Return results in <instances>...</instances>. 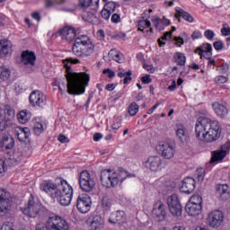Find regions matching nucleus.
<instances>
[{
    "mask_svg": "<svg viewBox=\"0 0 230 230\" xmlns=\"http://www.w3.org/2000/svg\"><path fill=\"white\" fill-rule=\"evenodd\" d=\"M176 145L173 140H165L159 142L156 146L157 152L164 159H173L176 152Z\"/></svg>",
    "mask_w": 230,
    "mask_h": 230,
    "instance_id": "nucleus-7",
    "label": "nucleus"
},
{
    "mask_svg": "<svg viewBox=\"0 0 230 230\" xmlns=\"http://www.w3.org/2000/svg\"><path fill=\"white\" fill-rule=\"evenodd\" d=\"M30 103L32 107H46V95L40 91H33L30 95Z\"/></svg>",
    "mask_w": 230,
    "mask_h": 230,
    "instance_id": "nucleus-15",
    "label": "nucleus"
},
{
    "mask_svg": "<svg viewBox=\"0 0 230 230\" xmlns=\"http://www.w3.org/2000/svg\"><path fill=\"white\" fill-rule=\"evenodd\" d=\"M201 37H202V32L199 31H195L191 34V39H193V40H196L197 39H200Z\"/></svg>",
    "mask_w": 230,
    "mask_h": 230,
    "instance_id": "nucleus-61",
    "label": "nucleus"
},
{
    "mask_svg": "<svg viewBox=\"0 0 230 230\" xmlns=\"http://www.w3.org/2000/svg\"><path fill=\"white\" fill-rule=\"evenodd\" d=\"M207 224L212 229H217L224 224V212L222 210H212L207 217Z\"/></svg>",
    "mask_w": 230,
    "mask_h": 230,
    "instance_id": "nucleus-11",
    "label": "nucleus"
},
{
    "mask_svg": "<svg viewBox=\"0 0 230 230\" xmlns=\"http://www.w3.org/2000/svg\"><path fill=\"white\" fill-rule=\"evenodd\" d=\"M179 17H182L187 22H195V18L182 9L176 10L175 18L179 19Z\"/></svg>",
    "mask_w": 230,
    "mask_h": 230,
    "instance_id": "nucleus-33",
    "label": "nucleus"
},
{
    "mask_svg": "<svg viewBox=\"0 0 230 230\" xmlns=\"http://www.w3.org/2000/svg\"><path fill=\"white\" fill-rule=\"evenodd\" d=\"M41 191H44L53 200H58L61 206H69L73 199V187L67 181L58 178L55 182L45 181L40 185Z\"/></svg>",
    "mask_w": 230,
    "mask_h": 230,
    "instance_id": "nucleus-2",
    "label": "nucleus"
},
{
    "mask_svg": "<svg viewBox=\"0 0 230 230\" xmlns=\"http://www.w3.org/2000/svg\"><path fill=\"white\" fill-rule=\"evenodd\" d=\"M216 84H226L227 82V77L224 75H218L215 78Z\"/></svg>",
    "mask_w": 230,
    "mask_h": 230,
    "instance_id": "nucleus-56",
    "label": "nucleus"
},
{
    "mask_svg": "<svg viewBox=\"0 0 230 230\" xmlns=\"http://www.w3.org/2000/svg\"><path fill=\"white\" fill-rule=\"evenodd\" d=\"M58 141L60 143H69V138H67L65 135H59Z\"/></svg>",
    "mask_w": 230,
    "mask_h": 230,
    "instance_id": "nucleus-64",
    "label": "nucleus"
},
{
    "mask_svg": "<svg viewBox=\"0 0 230 230\" xmlns=\"http://www.w3.org/2000/svg\"><path fill=\"white\" fill-rule=\"evenodd\" d=\"M168 39H172V31H167L164 33V36H162L161 39L158 40V43H159V47L163 48V46H164V42H163V40H168Z\"/></svg>",
    "mask_w": 230,
    "mask_h": 230,
    "instance_id": "nucleus-45",
    "label": "nucleus"
},
{
    "mask_svg": "<svg viewBox=\"0 0 230 230\" xmlns=\"http://www.w3.org/2000/svg\"><path fill=\"white\" fill-rule=\"evenodd\" d=\"M17 137L19 141H26L30 137V128H19Z\"/></svg>",
    "mask_w": 230,
    "mask_h": 230,
    "instance_id": "nucleus-35",
    "label": "nucleus"
},
{
    "mask_svg": "<svg viewBox=\"0 0 230 230\" xmlns=\"http://www.w3.org/2000/svg\"><path fill=\"white\" fill-rule=\"evenodd\" d=\"M36 60L37 56H35V52L25 50L22 53V64L24 66H35Z\"/></svg>",
    "mask_w": 230,
    "mask_h": 230,
    "instance_id": "nucleus-20",
    "label": "nucleus"
},
{
    "mask_svg": "<svg viewBox=\"0 0 230 230\" xmlns=\"http://www.w3.org/2000/svg\"><path fill=\"white\" fill-rule=\"evenodd\" d=\"M93 201L87 194H81L77 198L76 208L80 213H89Z\"/></svg>",
    "mask_w": 230,
    "mask_h": 230,
    "instance_id": "nucleus-14",
    "label": "nucleus"
},
{
    "mask_svg": "<svg viewBox=\"0 0 230 230\" xmlns=\"http://www.w3.org/2000/svg\"><path fill=\"white\" fill-rule=\"evenodd\" d=\"M15 145V140L12 137L4 136L0 141V146L3 150H12Z\"/></svg>",
    "mask_w": 230,
    "mask_h": 230,
    "instance_id": "nucleus-25",
    "label": "nucleus"
},
{
    "mask_svg": "<svg viewBox=\"0 0 230 230\" xmlns=\"http://www.w3.org/2000/svg\"><path fill=\"white\" fill-rule=\"evenodd\" d=\"M111 11L107 10L105 7L101 12V15L102 19H105V21H109V19H111Z\"/></svg>",
    "mask_w": 230,
    "mask_h": 230,
    "instance_id": "nucleus-51",
    "label": "nucleus"
},
{
    "mask_svg": "<svg viewBox=\"0 0 230 230\" xmlns=\"http://www.w3.org/2000/svg\"><path fill=\"white\" fill-rule=\"evenodd\" d=\"M185 211L190 217H199L202 213V207L187 203L185 206Z\"/></svg>",
    "mask_w": 230,
    "mask_h": 230,
    "instance_id": "nucleus-26",
    "label": "nucleus"
},
{
    "mask_svg": "<svg viewBox=\"0 0 230 230\" xmlns=\"http://www.w3.org/2000/svg\"><path fill=\"white\" fill-rule=\"evenodd\" d=\"M174 60L178 66H184L186 64V56L181 52H176L174 55Z\"/></svg>",
    "mask_w": 230,
    "mask_h": 230,
    "instance_id": "nucleus-41",
    "label": "nucleus"
},
{
    "mask_svg": "<svg viewBox=\"0 0 230 230\" xmlns=\"http://www.w3.org/2000/svg\"><path fill=\"white\" fill-rule=\"evenodd\" d=\"M167 205L170 213L173 217H181L182 215V206L181 201H179V196L177 194H172L167 198Z\"/></svg>",
    "mask_w": 230,
    "mask_h": 230,
    "instance_id": "nucleus-12",
    "label": "nucleus"
},
{
    "mask_svg": "<svg viewBox=\"0 0 230 230\" xmlns=\"http://www.w3.org/2000/svg\"><path fill=\"white\" fill-rule=\"evenodd\" d=\"M160 26H164V30L165 26H170V20L166 18L160 19Z\"/></svg>",
    "mask_w": 230,
    "mask_h": 230,
    "instance_id": "nucleus-62",
    "label": "nucleus"
},
{
    "mask_svg": "<svg viewBox=\"0 0 230 230\" xmlns=\"http://www.w3.org/2000/svg\"><path fill=\"white\" fill-rule=\"evenodd\" d=\"M1 230H14L13 224L10 222H5L3 224Z\"/></svg>",
    "mask_w": 230,
    "mask_h": 230,
    "instance_id": "nucleus-55",
    "label": "nucleus"
},
{
    "mask_svg": "<svg viewBox=\"0 0 230 230\" xmlns=\"http://www.w3.org/2000/svg\"><path fill=\"white\" fill-rule=\"evenodd\" d=\"M176 137L181 143H188V140L190 139V135L188 134V131H186V128H184V126L182 125L177 126Z\"/></svg>",
    "mask_w": 230,
    "mask_h": 230,
    "instance_id": "nucleus-24",
    "label": "nucleus"
},
{
    "mask_svg": "<svg viewBox=\"0 0 230 230\" xmlns=\"http://www.w3.org/2000/svg\"><path fill=\"white\" fill-rule=\"evenodd\" d=\"M64 67L66 69V78H58V86L61 94L66 89L68 94L78 95L85 93V87L89 85L91 77L85 72L75 73L71 69L72 64H80V59L68 58L63 60Z\"/></svg>",
    "mask_w": 230,
    "mask_h": 230,
    "instance_id": "nucleus-1",
    "label": "nucleus"
},
{
    "mask_svg": "<svg viewBox=\"0 0 230 230\" xmlns=\"http://www.w3.org/2000/svg\"><path fill=\"white\" fill-rule=\"evenodd\" d=\"M144 166L150 172H161L164 168L163 158L159 155H151L144 162Z\"/></svg>",
    "mask_w": 230,
    "mask_h": 230,
    "instance_id": "nucleus-13",
    "label": "nucleus"
},
{
    "mask_svg": "<svg viewBox=\"0 0 230 230\" xmlns=\"http://www.w3.org/2000/svg\"><path fill=\"white\" fill-rule=\"evenodd\" d=\"M118 76L119 78H124L123 84H127L128 82H132V71L128 70V72L125 69L119 67L118 69Z\"/></svg>",
    "mask_w": 230,
    "mask_h": 230,
    "instance_id": "nucleus-30",
    "label": "nucleus"
},
{
    "mask_svg": "<svg viewBox=\"0 0 230 230\" xmlns=\"http://www.w3.org/2000/svg\"><path fill=\"white\" fill-rule=\"evenodd\" d=\"M59 33L63 40H66V42H73V40L76 39V29L71 26L64 27L61 31H59Z\"/></svg>",
    "mask_w": 230,
    "mask_h": 230,
    "instance_id": "nucleus-17",
    "label": "nucleus"
},
{
    "mask_svg": "<svg viewBox=\"0 0 230 230\" xmlns=\"http://www.w3.org/2000/svg\"><path fill=\"white\" fill-rule=\"evenodd\" d=\"M200 57H211V49H213V47H211V44L206 43L203 44L200 48Z\"/></svg>",
    "mask_w": 230,
    "mask_h": 230,
    "instance_id": "nucleus-39",
    "label": "nucleus"
},
{
    "mask_svg": "<svg viewBox=\"0 0 230 230\" xmlns=\"http://www.w3.org/2000/svg\"><path fill=\"white\" fill-rule=\"evenodd\" d=\"M204 35L207 39H208V40H213V39H215V32L211 30L205 31Z\"/></svg>",
    "mask_w": 230,
    "mask_h": 230,
    "instance_id": "nucleus-54",
    "label": "nucleus"
},
{
    "mask_svg": "<svg viewBox=\"0 0 230 230\" xmlns=\"http://www.w3.org/2000/svg\"><path fill=\"white\" fill-rule=\"evenodd\" d=\"M195 179L191 177H187L182 181L181 191H182V193H187V195H190V193H193V191H195Z\"/></svg>",
    "mask_w": 230,
    "mask_h": 230,
    "instance_id": "nucleus-19",
    "label": "nucleus"
},
{
    "mask_svg": "<svg viewBox=\"0 0 230 230\" xmlns=\"http://www.w3.org/2000/svg\"><path fill=\"white\" fill-rule=\"evenodd\" d=\"M4 113L5 116H8L9 118H13V116H15V111L9 105L4 106Z\"/></svg>",
    "mask_w": 230,
    "mask_h": 230,
    "instance_id": "nucleus-47",
    "label": "nucleus"
},
{
    "mask_svg": "<svg viewBox=\"0 0 230 230\" xmlns=\"http://www.w3.org/2000/svg\"><path fill=\"white\" fill-rule=\"evenodd\" d=\"M217 193L221 200H228L230 199V190L227 184L219 185L217 189Z\"/></svg>",
    "mask_w": 230,
    "mask_h": 230,
    "instance_id": "nucleus-28",
    "label": "nucleus"
},
{
    "mask_svg": "<svg viewBox=\"0 0 230 230\" xmlns=\"http://www.w3.org/2000/svg\"><path fill=\"white\" fill-rule=\"evenodd\" d=\"M174 40L176 42V46H182V44H184V40L181 37H174Z\"/></svg>",
    "mask_w": 230,
    "mask_h": 230,
    "instance_id": "nucleus-63",
    "label": "nucleus"
},
{
    "mask_svg": "<svg viewBox=\"0 0 230 230\" xmlns=\"http://www.w3.org/2000/svg\"><path fill=\"white\" fill-rule=\"evenodd\" d=\"M142 84H152V78H150V75H146V76L141 77Z\"/></svg>",
    "mask_w": 230,
    "mask_h": 230,
    "instance_id": "nucleus-60",
    "label": "nucleus"
},
{
    "mask_svg": "<svg viewBox=\"0 0 230 230\" xmlns=\"http://www.w3.org/2000/svg\"><path fill=\"white\" fill-rule=\"evenodd\" d=\"M104 222L102 216H95L90 223V228L92 230L100 229V227L103 226Z\"/></svg>",
    "mask_w": 230,
    "mask_h": 230,
    "instance_id": "nucleus-32",
    "label": "nucleus"
},
{
    "mask_svg": "<svg viewBox=\"0 0 230 230\" xmlns=\"http://www.w3.org/2000/svg\"><path fill=\"white\" fill-rule=\"evenodd\" d=\"M128 112L129 116H136L139 112V105L136 102H131L128 106Z\"/></svg>",
    "mask_w": 230,
    "mask_h": 230,
    "instance_id": "nucleus-43",
    "label": "nucleus"
},
{
    "mask_svg": "<svg viewBox=\"0 0 230 230\" xmlns=\"http://www.w3.org/2000/svg\"><path fill=\"white\" fill-rule=\"evenodd\" d=\"M35 230H69V223L59 216L49 217L45 226H37Z\"/></svg>",
    "mask_w": 230,
    "mask_h": 230,
    "instance_id": "nucleus-6",
    "label": "nucleus"
},
{
    "mask_svg": "<svg viewBox=\"0 0 230 230\" xmlns=\"http://www.w3.org/2000/svg\"><path fill=\"white\" fill-rule=\"evenodd\" d=\"M161 188L163 195H169V193H172L175 189V184H173L172 181H168L163 183Z\"/></svg>",
    "mask_w": 230,
    "mask_h": 230,
    "instance_id": "nucleus-36",
    "label": "nucleus"
},
{
    "mask_svg": "<svg viewBox=\"0 0 230 230\" xmlns=\"http://www.w3.org/2000/svg\"><path fill=\"white\" fill-rule=\"evenodd\" d=\"M212 108L217 116L221 118V119H226V117L229 115V106L227 102H216L212 104Z\"/></svg>",
    "mask_w": 230,
    "mask_h": 230,
    "instance_id": "nucleus-16",
    "label": "nucleus"
},
{
    "mask_svg": "<svg viewBox=\"0 0 230 230\" xmlns=\"http://www.w3.org/2000/svg\"><path fill=\"white\" fill-rule=\"evenodd\" d=\"M79 186L83 191H93L96 186L94 177L91 175L89 171H83L79 174Z\"/></svg>",
    "mask_w": 230,
    "mask_h": 230,
    "instance_id": "nucleus-9",
    "label": "nucleus"
},
{
    "mask_svg": "<svg viewBox=\"0 0 230 230\" xmlns=\"http://www.w3.org/2000/svg\"><path fill=\"white\" fill-rule=\"evenodd\" d=\"M111 22L118 23L121 22V17L118 13H113L111 16Z\"/></svg>",
    "mask_w": 230,
    "mask_h": 230,
    "instance_id": "nucleus-59",
    "label": "nucleus"
},
{
    "mask_svg": "<svg viewBox=\"0 0 230 230\" xmlns=\"http://www.w3.org/2000/svg\"><path fill=\"white\" fill-rule=\"evenodd\" d=\"M103 75H108V78H114L116 76V73L112 71L111 68H106L102 71Z\"/></svg>",
    "mask_w": 230,
    "mask_h": 230,
    "instance_id": "nucleus-53",
    "label": "nucleus"
},
{
    "mask_svg": "<svg viewBox=\"0 0 230 230\" xmlns=\"http://www.w3.org/2000/svg\"><path fill=\"white\" fill-rule=\"evenodd\" d=\"M109 58H112V60H115V62H118L119 64H121L123 62V54L121 52L118 51L116 49H112L110 50L108 54Z\"/></svg>",
    "mask_w": 230,
    "mask_h": 230,
    "instance_id": "nucleus-34",
    "label": "nucleus"
},
{
    "mask_svg": "<svg viewBox=\"0 0 230 230\" xmlns=\"http://www.w3.org/2000/svg\"><path fill=\"white\" fill-rule=\"evenodd\" d=\"M188 203L192 204L193 206H199V208H202V197H200V195L199 194H194L190 197Z\"/></svg>",
    "mask_w": 230,
    "mask_h": 230,
    "instance_id": "nucleus-40",
    "label": "nucleus"
},
{
    "mask_svg": "<svg viewBox=\"0 0 230 230\" xmlns=\"http://www.w3.org/2000/svg\"><path fill=\"white\" fill-rule=\"evenodd\" d=\"M78 6L82 10H93V12H98L100 8V0H79Z\"/></svg>",
    "mask_w": 230,
    "mask_h": 230,
    "instance_id": "nucleus-18",
    "label": "nucleus"
},
{
    "mask_svg": "<svg viewBox=\"0 0 230 230\" xmlns=\"http://www.w3.org/2000/svg\"><path fill=\"white\" fill-rule=\"evenodd\" d=\"M221 33L224 37H229L230 35V27L227 25V23H225L223 25V28L221 29Z\"/></svg>",
    "mask_w": 230,
    "mask_h": 230,
    "instance_id": "nucleus-49",
    "label": "nucleus"
},
{
    "mask_svg": "<svg viewBox=\"0 0 230 230\" xmlns=\"http://www.w3.org/2000/svg\"><path fill=\"white\" fill-rule=\"evenodd\" d=\"M10 75H12V72H10V69L6 66H0V78L1 80H8L10 78Z\"/></svg>",
    "mask_w": 230,
    "mask_h": 230,
    "instance_id": "nucleus-42",
    "label": "nucleus"
},
{
    "mask_svg": "<svg viewBox=\"0 0 230 230\" xmlns=\"http://www.w3.org/2000/svg\"><path fill=\"white\" fill-rule=\"evenodd\" d=\"M17 117L20 123H22L24 125V123H28V121L30 120V118H31V114H30L28 111L23 110L19 112Z\"/></svg>",
    "mask_w": 230,
    "mask_h": 230,
    "instance_id": "nucleus-37",
    "label": "nucleus"
},
{
    "mask_svg": "<svg viewBox=\"0 0 230 230\" xmlns=\"http://www.w3.org/2000/svg\"><path fill=\"white\" fill-rule=\"evenodd\" d=\"M13 160V164H19V163H21V161H22V154L14 153Z\"/></svg>",
    "mask_w": 230,
    "mask_h": 230,
    "instance_id": "nucleus-50",
    "label": "nucleus"
},
{
    "mask_svg": "<svg viewBox=\"0 0 230 230\" xmlns=\"http://www.w3.org/2000/svg\"><path fill=\"white\" fill-rule=\"evenodd\" d=\"M12 194L6 189H0V217H4L12 211Z\"/></svg>",
    "mask_w": 230,
    "mask_h": 230,
    "instance_id": "nucleus-10",
    "label": "nucleus"
},
{
    "mask_svg": "<svg viewBox=\"0 0 230 230\" xmlns=\"http://www.w3.org/2000/svg\"><path fill=\"white\" fill-rule=\"evenodd\" d=\"M21 211L31 218H36V217L40 215V211H42V205L35 202L33 196L31 195L27 204L21 208Z\"/></svg>",
    "mask_w": 230,
    "mask_h": 230,
    "instance_id": "nucleus-8",
    "label": "nucleus"
},
{
    "mask_svg": "<svg viewBox=\"0 0 230 230\" xmlns=\"http://www.w3.org/2000/svg\"><path fill=\"white\" fill-rule=\"evenodd\" d=\"M152 22L154 23L155 28H156L158 31H163V30H164V26L161 25V18H159L158 16L153 17Z\"/></svg>",
    "mask_w": 230,
    "mask_h": 230,
    "instance_id": "nucleus-44",
    "label": "nucleus"
},
{
    "mask_svg": "<svg viewBox=\"0 0 230 230\" xmlns=\"http://www.w3.org/2000/svg\"><path fill=\"white\" fill-rule=\"evenodd\" d=\"M196 137L205 143H213L220 138L222 128L220 123L209 119H199L195 125Z\"/></svg>",
    "mask_w": 230,
    "mask_h": 230,
    "instance_id": "nucleus-3",
    "label": "nucleus"
},
{
    "mask_svg": "<svg viewBox=\"0 0 230 230\" xmlns=\"http://www.w3.org/2000/svg\"><path fill=\"white\" fill-rule=\"evenodd\" d=\"M153 215L157 217V218L164 220V217H166V205L162 201H157L154 206Z\"/></svg>",
    "mask_w": 230,
    "mask_h": 230,
    "instance_id": "nucleus-21",
    "label": "nucleus"
},
{
    "mask_svg": "<svg viewBox=\"0 0 230 230\" xmlns=\"http://www.w3.org/2000/svg\"><path fill=\"white\" fill-rule=\"evenodd\" d=\"M104 8L112 13V12H116V3L109 2L104 5Z\"/></svg>",
    "mask_w": 230,
    "mask_h": 230,
    "instance_id": "nucleus-48",
    "label": "nucleus"
},
{
    "mask_svg": "<svg viewBox=\"0 0 230 230\" xmlns=\"http://www.w3.org/2000/svg\"><path fill=\"white\" fill-rule=\"evenodd\" d=\"M146 17V16H142V20L137 22L138 31H145L146 28H150L152 26V22L145 19Z\"/></svg>",
    "mask_w": 230,
    "mask_h": 230,
    "instance_id": "nucleus-38",
    "label": "nucleus"
},
{
    "mask_svg": "<svg viewBox=\"0 0 230 230\" xmlns=\"http://www.w3.org/2000/svg\"><path fill=\"white\" fill-rule=\"evenodd\" d=\"M213 46L217 51H220V50L224 49V42H222V41H216V42H214Z\"/></svg>",
    "mask_w": 230,
    "mask_h": 230,
    "instance_id": "nucleus-57",
    "label": "nucleus"
},
{
    "mask_svg": "<svg viewBox=\"0 0 230 230\" xmlns=\"http://www.w3.org/2000/svg\"><path fill=\"white\" fill-rule=\"evenodd\" d=\"M196 175L199 182H202V181H204V170L202 168H199L196 171Z\"/></svg>",
    "mask_w": 230,
    "mask_h": 230,
    "instance_id": "nucleus-52",
    "label": "nucleus"
},
{
    "mask_svg": "<svg viewBox=\"0 0 230 230\" xmlns=\"http://www.w3.org/2000/svg\"><path fill=\"white\" fill-rule=\"evenodd\" d=\"M72 51L75 57L85 58V57H91L94 53V45H93L89 37L81 35L75 39Z\"/></svg>",
    "mask_w": 230,
    "mask_h": 230,
    "instance_id": "nucleus-5",
    "label": "nucleus"
},
{
    "mask_svg": "<svg viewBox=\"0 0 230 230\" xmlns=\"http://www.w3.org/2000/svg\"><path fill=\"white\" fill-rule=\"evenodd\" d=\"M33 132L36 134V136H40V134L44 132V126H42L40 123H36L33 128Z\"/></svg>",
    "mask_w": 230,
    "mask_h": 230,
    "instance_id": "nucleus-46",
    "label": "nucleus"
},
{
    "mask_svg": "<svg viewBox=\"0 0 230 230\" xmlns=\"http://www.w3.org/2000/svg\"><path fill=\"white\" fill-rule=\"evenodd\" d=\"M98 208L101 211H103V213L111 211V208H112V199L107 195L102 196L99 201Z\"/></svg>",
    "mask_w": 230,
    "mask_h": 230,
    "instance_id": "nucleus-22",
    "label": "nucleus"
},
{
    "mask_svg": "<svg viewBox=\"0 0 230 230\" xmlns=\"http://www.w3.org/2000/svg\"><path fill=\"white\" fill-rule=\"evenodd\" d=\"M221 150L223 152H226V154L227 155L230 150V141H226L223 146H221Z\"/></svg>",
    "mask_w": 230,
    "mask_h": 230,
    "instance_id": "nucleus-58",
    "label": "nucleus"
},
{
    "mask_svg": "<svg viewBox=\"0 0 230 230\" xmlns=\"http://www.w3.org/2000/svg\"><path fill=\"white\" fill-rule=\"evenodd\" d=\"M226 155L227 153H226V151H223L222 149L216 150L212 152L210 163H219L220 161H224Z\"/></svg>",
    "mask_w": 230,
    "mask_h": 230,
    "instance_id": "nucleus-29",
    "label": "nucleus"
},
{
    "mask_svg": "<svg viewBox=\"0 0 230 230\" xmlns=\"http://www.w3.org/2000/svg\"><path fill=\"white\" fill-rule=\"evenodd\" d=\"M125 221V211L119 210L111 215L109 218L110 224H121Z\"/></svg>",
    "mask_w": 230,
    "mask_h": 230,
    "instance_id": "nucleus-27",
    "label": "nucleus"
},
{
    "mask_svg": "<svg viewBox=\"0 0 230 230\" xmlns=\"http://www.w3.org/2000/svg\"><path fill=\"white\" fill-rule=\"evenodd\" d=\"M12 41L0 40V58H3L12 51Z\"/></svg>",
    "mask_w": 230,
    "mask_h": 230,
    "instance_id": "nucleus-23",
    "label": "nucleus"
},
{
    "mask_svg": "<svg viewBox=\"0 0 230 230\" xmlns=\"http://www.w3.org/2000/svg\"><path fill=\"white\" fill-rule=\"evenodd\" d=\"M130 177H136V175L123 169L118 171L109 169L101 172V182L104 188H116L118 184L125 182Z\"/></svg>",
    "mask_w": 230,
    "mask_h": 230,
    "instance_id": "nucleus-4",
    "label": "nucleus"
},
{
    "mask_svg": "<svg viewBox=\"0 0 230 230\" xmlns=\"http://www.w3.org/2000/svg\"><path fill=\"white\" fill-rule=\"evenodd\" d=\"M98 11L91 10V8H88L86 10H84L83 13V19L84 21H86L87 22H94L96 21V13Z\"/></svg>",
    "mask_w": 230,
    "mask_h": 230,
    "instance_id": "nucleus-31",
    "label": "nucleus"
}]
</instances>
